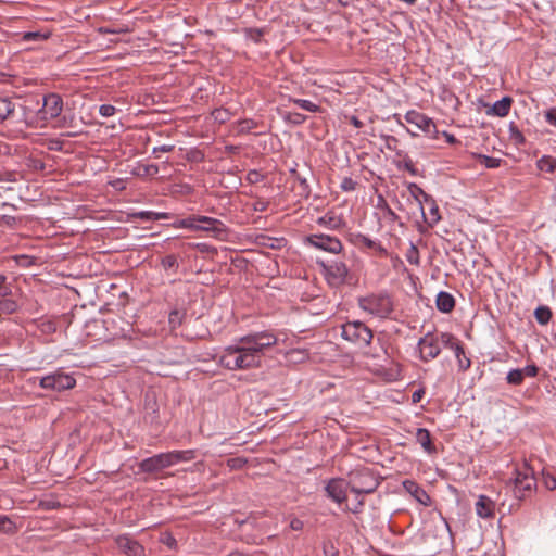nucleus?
<instances>
[{
    "label": "nucleus",
    "instance_id": "obj_1",
    "mask_svg": "<svg viewBox=\"0 0 556 556\" xmlns=\"http://www.w3.org/2000/svg\"><path fill=\"white\" fill-rule=\"evenodd\" d=\"M274 334L255 333L242 337L238 343L224 350L219 364L230 370H243L261 366L265 351L276 344Z\"/></svg>",
    "mask_w": 556,
    "mask_h": 556
},
{
    "label": "nucleus",
    "instance_id": "obj_2",
    "mask_svg": "<svg viewBox=\"0 0 556 556\" xmlns=\"http://www.w3.org/2000/svg\"><path fill=\"white\" fill-rule=\"evenodd\" d=\"M194 458L195 452L193 450L172 451L146 458L140 462L139 467L144 472H156L179 463L190 462Z\"/></svg>",
    "mask_w": 556,
    "mask_h": 556
},
{
    "label": "nucleus",
    "instance_id": "obj_3",
    "mask_svg": "<svg viewBox=\"0 0 556 556\" xmlns=\"http://www.w3.org/2000/svg\"><path fill=\"white\" fill-rule=\"evenodd\" d=\"M358 306L369 315L387 318L394 309V302L389 293L379 292L359 298Z\"/></svg>",
    "mask_w": 556,
    "mask_h": 556
},
{
    "label": "nucleus",
    "instance_id": "obj_4",
    "mask_svg": "<svg viewBox=\"0 0 556 556\" xmlns=\"http://www.w3.org/2000/svg\"><path fill=\"white\" fill-rule=\"evenodd\" d=\"M410 192L419 203L425 222L430 227L438 224L441 219V215L439 213V206L433 198L416 185H412Z\"/></svg>",
    "mask_w": 556,
    "mask_h": 556
},
{
    "label": "nucleus",
    "instance_id": "obj_5",
    "mask_svg": "<svg viewBox=\"0 0 556 556\" xmlns=\"http://www.w3.org/2000/svg\"><path fill=\"white\" fill-rule=\"evenodd\" d=\"M348 484L351 491L359 495L372 493L379 485V481L369 469L359 468L349 475Z\"/></svg>",
    "mask_w": 556,
    "mask_h": 556
},
{
    "label": "nucleus",
    "instance_id": "obj_6",
    "mask_svg": "<svg viewBox=\"0 0 556 556\" xmlns=\"http://www.w3.org/2000/svg\"><path fill=\"white\" fill-rule=\"evenodd\" d=\"M341 336L344 340L361 346H368L374 337L371 329L358 320L345 323Z\"/></svg>",
    "mask_w": 556,
    "mask_h": 556
},
{
    "label": "nucleus",
    "instance_id": "obj_7",
    "mask_svg": "<svg viewBox=\"0 0 556 556\" xmlns=\"http://www.w3.org/2000/svg\"><path fill=\"white\" fill-rule=\"evenodd\" d=\"M320 266L323 268L321 273L329 286L339 288L348 281L350 270L344 262H321Z\"/></svg>",
    "mask_w": 556,
    "mask_h": 556
},
{
    "label": "nucleus",
    "instance_id": "obj_8",
    "mask_svg": "<svg viewBox=\"0 0 556 556\" xmlns=\"http://www.w3.org/2000/svg\"><path fill=\"white\" fill-rule=\"evenodd\" d=\"M511 481L514 484V494L520 500L527 495V492H531L536 485L533 471L527 464L515 469V477Z\"/></svg>",
    "mask_w": 556,
    "mask_h": 556
},
{
    "label": "nucleus",
    "instance_id": "obj_9",
    "mask_svg": "<svg viewBox=\"0 0 556 556\" xmlns=\"http://www.w3.org/2000/svg\"><path fill=\"white\" fill-rule=\"evenodd\" d=\"M441 333H426L417 343L420 359L427 363L437 358L441 353Z\"/></svg>",
    "mask_w": 556,
    "mask_h": 556
},
{
    "label": "nucleus",
    "instance_id": "obj_10",
    "mask_svg": "<svg viewBox=\"0 0 556 556\" xmlns=\"http://www.w3.org/2000/svg\"><path fill=\"white\" fill-rule=\"evenodd\" d=\"M75 384L76 380L74 377L62 371H55L53 374L47 375L39 381V386L41 388L56 392L73 389Z\"/></svg>",
    "mask_w": 556,
    "mask_h": 556
},
{
    "label": "nucleus",
    "instance_id": "obj_11",
    "mask_svg": "<svg viewBox=\"0 0 556 556\" xmlns=\"http://www.w3.org/2000/svg\"><path fill=\"white\" fill-rule=\"evenodd\" d=\"M306 242L315 249L332 254H339L343 250L342 242L329 235L314 233L306 237Z\"/></svg>",
    "mask_w": 556,
    "mask_h": 556
},
{
    "label": "nucleus",
    "instance_id": "obj_12",
    "mask_svg": "<svg viewBox=\"0 0 556 556\" xmlns=\"http://www.w3.org/2000/svg\"><path fill=\"white\" fill-rule=\"evenodd\" d=\"M198 226L199 231H204L215 239L226 240L228 237L227 227L219 219L204 215H199Z\"/></svg>",
    "mask_w": 556,
    "mask_h": 556
},
{
    "label": "nucleus",
    "instance_id": "obj_13",
    "mask_svg": "<svg viewBox=\"0 0 556 556\" xmlns=\"http://www.w3.org/2000/svg\"><path fill=\"white\" fill-rule=\"evenodd\" d=\"M441 342L442 345L454 351L460 370L465 371L470 367L471 361L466 356L464 346L457 338L452 333L441 332Z\"/></svg>",
    "mask_w": 556,
    "mask_h": 556
},
{
    "label": "nucleus",
    "instance_id": "obj_14",
    "mask_svg": "<svg viewBox=\"0 0 556 556\" xmlns=\"http://www.w3.org/2000/svg\"><path fill=\"white\" fill-rule=\"evenodd\" d=\"M404 118L408 124L414 125L417 129L429 136H434L437 132L434 122L424 113L410 110L405 114Z\"/></svg>",
    "mask_w": 556,
    "mask_h": 556
},
{
    "label": "nucleus",
    "instance_id": "obj_15",
    "mask_svg": "<svg viewBox=\"0 0 556 556\" xmlns=\"http://www.w3.org/2000/svg\"><path fill=\"white\" fill-rule=\"evenodd\" d=\"M63 110V100L56 93H49L43 98V105L40 114L43 119H52L58 117Z\"/></svg>",
    "mask_w": 556,
    "mask_h": 556
},
{
    "label": "nucleus",
    "instance_id": "obj_16",
    "mask_svg": "<svg viewBox=\"0 0 556 556\" xmlns=\"http://www.w3.org/2000/svg\"><path fill=\"white\" fill-rule=\"evenodd\" d=\"M117 547L126 556H144V547L136 540L128 535H119L116 538Z\"/></svg>",
    "mask_w": 556,
    "mask_h": 556
},
{
    "label": "nucleus",
    "instance_id": "obj_17",
    "mask_svg": "<svg viewBox=\"0 0 556 556\" xmlns=\"http://www.w3.org/2000/svg\"><path fill=\"white\" fill-rule=\"evenodd\" d=\"M348 483L342 479H331L326 485V492L337 503H343L346 500Z\"/></svg>",
    "mask_w": 556,
    "mask_h": 556
},
{
    "label": "nucleus",
    "instance_id": "obj_18",
    "mask_svg": "<svg viewBox=\"0 0 556 556\" xmlns=\"http://www.w3.org/2000/svg\"><path fill=\"white\" fill-rule=\"evenodd\" d=\"M511 104L513 99L510 97H504L500 101H496L493 105H488L485 113L489 116L505 117L509 114Z\"/></svg>",
    "mask_w": 556,
    "mask_h": 556
},
{
    "label": "nucleus",
    "instance_id": "obj_19",
    "mask_svg": "<svg viewBox=\"0 0 556 556\" xmlns=\"http://www.w3.org/2000/svg\"><path fill=\"white\" fill-rule=\"evenodd\" d=\"M403 488L420 504H422L425 506L430 505V503H431L430 496L415 481L405 480L403 482Z\"/></svg>",
    "mask_w": 556,
    "mask_h": 556
},
{
    "label": "nucleus",
    "instance_id": "obj_20",
    "mask_svg": "<svg viewBox=\"0 0 556 556\" xmlns=\"http://www.w3.org/2000/svg\"><path fill=\"white\" fill-rule=\"evenodd\" d=\"M495 504L494 502L485 496L480 495L476 503V511L481 518H490L494 515Z\"/></svg>",
    "mask_w": 556,
    "mask_h": 556
},
{
    "label": "nucleus",
    "instance_id": "obj_21",
    "mask_svg": "<svg viewBox=\"0 0 556 556\" xmlns=\"http://www.w3.org/2000/svg\"><path fill=\"white\" fill-rule=\"evenodd\" d=\"M317 223L320 226L332 230L340 229L344 225L343 218L333 212L326 213L317 219Z\"/></svg>",
    "mask_w": 556,
    "mask_h": 556
},
{
    "label": "nucleus",
    "instance_id": "obj_22",
    "mask_svg": "<svg viewBox=\"0 0 556 556\" xmlns=\"http://www.w3.org/2000/svg\"><path fill=\"white\" fill-rule=\"evenodd\" d=\"M416 441L421 445L424 451L428 454L435 453V446L432 443L430 432L425 428H418L415 433Z\"/></svg>",
    "mask_w": 556,
    "mask_h": 556
},
{
    "label": "nucleus",
    "instance_id": "obj_23",
    "mask_svg": "<svg viewBox=\"0 0 556 556\" xmlns=\"http://www.w3.org/2000/svg\"><path fill=\"white\" fill-rule=\"evenodd\" d=\"M437 308L442 313H451L455 307V299L448 292L441 291L435 300Z\"/></svg>",
    "mask_w": 556,
    "mask_h": 556
},
{
    "label": "nucleus",
    "instance_id": "obj_24",
    "mask_svg": "<svg viewBox=\"0 0 556 556\" xmlns=\"http://www.w3.org/2000/svg\"><path fill=\"white\" fill-rule=\"evenodd\" d=\"M536 167L541 172L553 174L556 170V157L552 155H543L538 160Z\"/></svg>",
    "mask_w": 556,
    "mask_h": 556
},
{
    "label": "nucleus",
    "instance_id": "obj_25",
    "mask_svg": "<svg viewBox=\"0 0 556 556\" xmlns=\"http://www.w3.org/2000/svg\"><path fill=\"white\" fill-rule=\"evenodd\" d=\"M198 222H199V215H191L187 218L176 220L173 224V226L175 228H185V229H189L192 231H199Z\"/></svg>",
    "mask_w": 556,
    "mask_h": 556
},
{
    "label": "nucleus",
    "instance_id": "obj_26",
    "mask_svg": "<svg viewBox=\"0 0 556 556\" xmlns=\"http://www.w3.org/2000/svg\"><path fill=\"white\" fill-rule=\"evenodd\" d=\"M286 100L288 101H293V99L289 96V94H285L282 92H280V103L285 102ZM294 102L303 110L305 111H308V112H317L318 111V105H316L315 103L308 101V100H302V99H299V100H294Z\"/></svg>",
    "mask_w": 556,
    "mask_h": 556
},
{
    "label": "nucleus",
    "instance_id": "obj_27",
    "mask_svg": "<svg viewBox=\"0 0 556 556\" xmlns=\"http://www.w3.org/2000/svg\"><path fill=\"white\" fill-rule=\"evenodd\" d=\"M356 244L372 249L381 254L386 253L384 248L379 242H376L364 235H358L356 237Z\"/></svg>",
    "mask_w": 556,
    "mask_h": 556
},
{
    "label": "nucleus",
    "instance_id": "obj_28",
    "mask_svg": "<svg viewBox=\"0 0 556 556\" xmlns=\"http://www.w3.org/2000/svg\"><path fill=\"white\" fill-rule=\"evenodd\" d=\"M552 311L548 306L542 305L535 308L534 317L541 325H546L552 318Z\"/></svg>",
    "mask_w": 556,
    "mask_h": 556
},
{
    "label": "nucleus",
    "instance_id": "obj_29",
    "mask_svg": "<svg viewBox=\"0 0 556 556\" xmlns=\"http://www.w3.org/2000/svg\"><path fill=\"white\" fill-rule=\"evenodd\" d=\"M15 105L14 103L7 99L0 98V118L5 119L14 112Z\"/></svg>",
    "mask_w": 556,
    "mask_h": 556
},
{
    "label": "nucleus",
    "instance_id": "obj_30",
    "mask_svg": "<svg viewBox=\"0 0 556 556\" xmlns=\"http://www.w3.org/2000/svg\"><path fill=\"white\" fill-rule=\"evenodd\" d=\"M509 139L515 146H522L526 142L523 134L513 123L509 126Z\"/></svg>",
    "mask_w": 556,
    "mask_h": 556
},
{
    "label": "nucleus",
    "instance_id": "obj_31",
    "mask_svg": "<svg viewBox=\"0 0 556 556\" xmlns=\"http://www.w3.org/2000/svg\"><path fill=\"white\" fill-rule=\"evenodd\" d=\"M523 370L513 369L507 374L506 380L509 384L519 386L523 382Z\"/></svg>",
    "mask_w": 556,
    "mask_h": 556
},
{
    "label": "nucleus",
    "instance_id": "obj_32",
    "mask_svg": "<svg viewBox=\"0 0 556 556\" xmlns=\"http://www.w3.org/2000/svg\"><path fill=\"white\" fill-rule=\"evenodd\" d=\"M17 307H18L17 303L12 299H7V296H4L0 301V311L2 313L12 314V313L16 312Z\"/></svg>",
    "mask_w": 556,
    "mask_h": 556
},
{
    "label": "nucleus",
    "instance_id": "obj_33",
    "mask_svg": "<svg viewBox=\"0 0 556 556\" xmlns=\"http://www.w3.org/2000/svg\"><path fill=\"white\" fill-rule=\"evenodd\" d=\"M305 356H306L305 353L300 350H292V351L286 353V358L289 362H293V363L303 362Z\"/></svg>",
    "mask_w": 556,
    "mask_h": 556
},
{
    "label": "nucleus",
    "instance_id": "obj_34",
    "mask_svg": "<svg viewBox=\"0 0 556 556\" xmlns=\"http://www.w3.org/2000/svg\"><path fill=\"white\" fill-rule=\"evenodd\" d=\"M481 163L488 168H497L501 165L500 159H494L486 155H480Z\"/></svg>",
    "mask_w": 556,
    "mask_h": 556
},
{
    "label": "nucleus",
    "instance_id": "obj_35",
    "mask_svg": "<svg viewBox=\"0 0 556 556\" xmlns=\"http://www.w3.org/2000/svg\"><path fill=\"white\" fill-rule=\"evenodd\" d=\"M245 459L241 457H233L227 460V466L230 469H241L245 465Z\"/></svg>",
    "mask_w": 556,
    "mask_h": 556
},
{
    "label": "nucleus",
    "instance_id": "obj_36",
    "mask_svg": "<svg viewBox=\"0 0 556 556\" xmlns=\"http://www.w3.org/2000/svg\"><path fill=\"white\" fill-rule=\"evenodd\" d=\"M141 218H146L149 220H159L166 217L165 213H154V212H141L139 213Z\"/></svg>",
    "mask_w": 556,
    "mask_h": 556
},
{
    "label": "nucleus",
    "instance_id": "obj_37",
    "mask_svg": "<svg viewBox=\"0 0 556 556\" xmlns=\"http://www.w3.org/2000/svg\"><path fill=\"white\" fill-rule=\"evenodd\" d=\"M99 113L103 117H110V116H113L116 113V108L111 105V104H102L99 108Z\"/></svg>",
    "mask_w": 556,
    "mask_h": 556
},
{
    "label": "nucleus",
    "instance_id": "obj_38",
    "mask_svg": "<svg viewBox=\"0 0 556 556\" xmlns=\"http://www.w3.org/2000/svg\"><path fill=\"white\" fill-rule=\"evenodd\" d=\"M162 266L165 269L177 267V257L175 255H173V254L165 256L162 260Z\"/></svg>",
    "mask_w": 556,
    "mask_h": 556
},
{
    "label": "nucleus",
    "instance_id": "obj_39",
    "mask_svg": "<svg viewBox=\"0 0 556 556\" xmlns=\"http://www.w3.org/2000/svg\"><path fill=\"white\" fill-rule=\"evenodd\" d=\"M544 117L547 124L556 127V108H551L544 112Z\"/></svg>",
    "mask_w": 556,
    "mask_h": 556
},
{
    "label": "nucleus",
    "instance_id": "obj_40",
    "mask_svg": "<svg viewBox=\"0 0 556 556\" xmlns=\"http://www.w3.org/2000/svg\"><path fill=\"white\" fill-rule=\"evenodd\" d=\"M341 188L344 191H353L356 188V182L352 178L345 177L341 182Z\"/></svg>",
    "mask_w": 556,
    "mask_h": 556
},
{
    "label": "nucleus",
    "instance_id": "obj_41",
    "mask_svg": "<svg viewBox=\"0 0 556 556\" xmlns=\"http://www.w3.org/2000/svg\"><path fill=\"white\" fill-rule=\"evenodd\" d=\"M13 528L12 521L7 517H0V531L9 532Z\"/></svg>",
    "mask_w": 556,
    "mask_h": 556
},
{
    "label": "nucleus",
    "instance_id": "obj_42",
    "mask_svg": "<svg viewBox=\"0 0 556 556\" xmlns=\"http://www.w3.org/2000/svg\"><path fill=\"white\" fill-rule=\"evenodd\" d=\"M7 278L3 275H0V296L4 298L10 294V288L5 285Z\"/></svg>",
    "mask_w": 556,
    "mask_h": 556
},
{
    "label": "nucleus",
    "instance_id": "obj_43",
    "mask_svg": "<svg viewBox=\"0 0 556 556\" xmlns=\"http://www.w3.org/2000/svg\"><path fill=\"white\" fill-rule=\"evenodd\" d=\"M523 377H535L538 375V367L535 365L526 366L523 369Z\"/></svg>",
    "mask_w": 556,
    "mask_h": 556
},
{
    "label": "nucleus",
    "instance_id": "obj_44",
    "mask_svg": "<svg viewBox=\"0 0 556 556\" xmlns=\"http://www.w3.org/2000/svg\"><path fill=\"white\" fill-rule=\"evenodd\" d=\"M162 542L170 548L176 546V539L170 534L164 535Z\"/></svg>",
    "mask_w": 556,
    "mask_h": 556
},
{
    "label": "nucleus",
    "instance_id": "obj_45",
    "mask_svg": "<svg viewBox=\"0 0 556 556\" xmlns=\"http://www.w3.org/2000/svg\"><path fill=\"white\" fill-rule=\"evenodd\" d=\"M288 254V260L295 263L300 258V254L296 251H290V248L286 250Z\"/></svg>",
    "mask_w": 556,
    "mask_h": 556
},
{
    "label": "nucleus",
    "instance_id": "obj_46",
    "mask_svg": "<svg viewBox=\"0 0 556 556\" xmlns=\"http://www.w3.org/2000/svg\"><path fill=\"white\" fill-rule=\"evenodd\" d=\"M303 528V522L299 519H293L291 522H290V529L292 530H295V531H299Z\"/></svg>",
    "mask_w": 556,
    "mask_h": 556
},
{
    "label": "nucleus",
    "instance_id": "obj_47",
    "mask_svg": "<svg viewBox=\"0 0 556 556\" xmlns=\"http://www.w3.org/2000/svg\"><path fill=\"white\" fill-rule=\"evenodd\" d=\"M285 119L293 123H301L304 121V117L301 114H295L294 117L292 118L291 115L288 114L285 116Z\"/></svg>",
    "mask_w": 556,
    "mask_h": 556
},
{
    "label": "nucleus",
    "instance_id": "obj_48",
    "mask_svg": "<svg viewBox=\"0 0 556 556\" xmlns=\"http://www.w3.org/2000/svg\"><path fill=\"white\" fill-rule=\"evenodd\" d=\"M350 122H351V124H352L354 127H356V128H361V127H363V122H362V121H359L356 116H352V117L350 118Z\"/></svg>",
    "mask_w": 556,
    "mask_h": 556
},
{
    "label": "nucleus",
    "instance_id": "obj_49",
    "mask_svg": "<svg viewBox=\"0 0 556 556\" xmlns=\"http://www.w3.org/2000/svg\"><path fill=\"white\" fill-rule=\"evenodd\" d=\"M444 137L446 139V142L451 143V144H454L457 142V139L454 137V135L452 134H448V132H444Z\"/></svg>",
    "mask_w": 556,
    "mask_h": 556
},
{
    "label": "nucleus",
    "instance_id": "obj_50",
    "mask_svg": "<svg viewBox=\"0 0 556 556\" xmlns=\"http://www.w3.org/2000/svg\"><path fill=\"white\" fill-rule=\"evenodd\" d=\"M422 393L424 392L421 390L414 392L413 396H412L413 397V402L414 403L419 402L421 400V397H422Z\"/></svg>",
    "mask_w": 556,
    "mask_h": 556
},
{
    "label": "nucleus",
    "instance_id": "obj_51",
    "mask_svg": "<svg viewBox=\"0 0 556 556\" xmlns=\"http://www.w3.org/2000/svg\"><path fill=\"white\" fill-rule=\"evenodd\" d=\"M173 150V147L172 146H162L160 148H155L154 149V152L156 151H162V152H169Z\"/></svg>",
    "mask_w": 556,
    "mask_h": 556
},
{
    "label": "nucleus",
    "instance_id": "obj_52",
    "mask_svg": "<svg viewBox=\"0 0 556 556\" xmlns=\"http://www.w3.org/2000/svg\"><path fill=\"white\" fill-rule=\"evenodd\" d=\"M387 212L392 219H395L397 217L396 214L390 207H388Z\"/></svg>",
    "mask_w": 556,
    "mask_h": 556
},
{
    "label": "nucleus",
    "instance_id": "obj_53",
    "mask_svg": "<svg viewBox=\"0 0 556 556\" xmlns=\"http://www.w3.org/2000/svg\"><path fill=\"white\" fill-rule=\"evenodd\" d=\"M279 242H280V250H281L283 247H286V240L283 238H280Z\"/></svg>",
    "mask_w": 556,
    "mask_h": 556
},
{
    "label": "nucleus",
    "instance_id": "obj_54",
    "mask_svg": "<svg viewBox=\"0 0 556 556\" xmlns=\"http://www.w3.org/2000/svg\"><path fill=\"white\" fill-rule=\"evenodd\" d=\"M362 505H363V502H362V501H358V503H357V507H355V508L353 509V511H354V513H356V511H357V508H358V507H361Z\"/></svg>",
    "mask_w": 556,
    "mask_h": 556
},
{
    "label": "nucleus",
    "instance_id": "obj_55",
    "mask_svg": "<svg viewBox=\"0 0 556 556\" xmlns=\"http://www.w3.org/2000/svg\"><path fill=\"white\" fill-rule=\"evenodd\" d=\"M549 485H551V486H548L549 489L556 488V481L549 482Z\"/></svg>",
    "mask_w": 556,
    "mask_h": 556
},
{
    "label": "nucleus",
    "instance_id": "obj_56",
    "mask_svg": "<svg viewBox=\"0 0 556 556\" xmlns=\"http://www.w3.org/2000/svg\"><path fill=\"white\" fill-rule=\"evenodd\" d=\"M549 485H551V486H548L549 489L556 488V481L549 482Z\"/></svg>",
    "mask_w": 556,
    "mask_h": 556
},
{
    "label": "nucleus",
    "instance_id": "obj_57",
    "mask_svg": "<svg viewBox=\"0 0 556 556\" xmlns=\"http://www.w3.org/2000/svg\"><path fill=\"white\" fill-rule=\"evenodd\" d=\"M152 169H153V173H157V167L156 166H152Z\"/></svg>",
    "mask_w": 556,
    "mask_h": 556
},
{
    "label": "nucleus",
    "instance_id": "obj_58",
    "mask_svg": "<svg viewBox=\"0 0 556 556\" xmlns=\"http://www.w3.org/2000/svg\"><path fill=\"white\" fill-rule=\"evenodd\" d=\"M280 88L289 89V87L286 85H280Z\"/></svg>",
    "mask_w": 556,
    "mask_h": 556
}]
</instances>
